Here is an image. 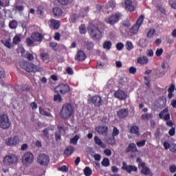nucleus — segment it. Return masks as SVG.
Instances as JSON below:
<instances>
[{"instance_id":"1a4fd4ad","label":"nucleus","mask_w":176,"mask_h":176,"mask_svg":"<svg viewBox=\"0 0 176 176\" xmlns=\"http://www.w3.org/2000/svg\"><path fill=\"white\" fill-rule=\"evenodd\" d=\"M89 104H93L96 108H100L103 105L104 100L102 98L98 95H95L91 97L89 100Z\"/></svg>"},{"instance_id":"b1692460","label":"nucleus","mask_w":176,"mask_h":176,"mask_svg":"<svg viewBox=\"0 0 176 176\" xmlns=\"http://www.w3.org/2000/svg\"><path fill=\"white\" fill-rule=\"evenodd\" d=\"M94 140L96 145L100 146L101 148H106L107 145L104 142H102V140L98 136H94Z\"/></svg>"},{"instance_id":"3c124183","label":"nucleus","mask_w":176,"mask_h":176,"mask_svg":"<svg viewBox=\"0 0 176 176\" xmlns=\"http://www.w3.org/2000/svg\"><path fill=\"white\" fill-rule=\"evenodd\" d=\"M41 58L43 60V61H46L47 60H49L50 56L49 54L47 53H42L41 55Z\"/></svg>"},{"instance_id":"a19ab883","label":"nucleus","mask_w":176,"mask_h":176,"mask_svg":"<svg viewBox=\"0 0 176 176\" xmlns=\"http://www.w3.org/2000/svg\"><path fill=\"white\" fill-rule=\"evenodd\" d=\"M9 28L12 30H15L17 28V21L16 20H12L9 23Z\"/></svg>"},{"instance_id":"a211bd4d","label":"nucleus","mask_w":176,"mask_h":176,"mask_svg":"<svg viewBox=\"0 0 176 176\" xmlns=\"http://www.w3.org/2000/svg\"><path fill=\"white\" fill-rule=\"evenodd\" d=\"M124 4H125V10L126 11L133 12L135 10V7L133 5V2L132 0H125L124 1Z\"/></svg>"},{"instance_id":"c756f323","label":"nucleus","mask_w":176,"mask_h":176,"mask_svg":"<svg viewBox=\"0 0 176 176\" xmlns=\"http://www.w3.org/2000/svg\"><path fill=\"white\" fill-rule=\"evenodd\" d=\"M130 133L137 136H140V128L138 126H133L130 129Z\"/></svg>"},{"instance_id":"a18cd8bd","label":"nucleus","mask_w":176,"mask_h":176,"mask_svg":"<svg viewBox=\"0 0 176 176\" xmlns=\"http://www.w3.org/2000/svg\"><path fill=\"white\" fill-rule=\"evenodd\" d=\"M79 139L80 136L78 135H76L73 138L71 139L70 142L74 145H76Z\"/></svg>"},{"instance_id":"aec40b11","label":"nucleus","mask_w":176,"mask_h":176,"mask_svg":"<svg viewBox=\"0 0 176 176\" xmlns=\"http://www.w3.org/2000/svg\"><path fill=\"white\" fill-rule=\"evenodd\" d=\"M6 143L8 146H16V144L19 143V137L14 136L8 138L6 140Z\"/></svg>"},{"instance_id":"5fc2aeb1","label":"nucleus","mask_w":176,"mask_h":176,"mask_svg":"<svg viewBox=\"0 0 176 176\" xmlns=\"http://www.w3.org/2000/svg\"><path fill=\"white\" fill-rule=\"evenodd\" d=\"M146 144V140H143L137 142V143H136L138 147H144V146H145Z\"/></svg>"},{"instance_id":"79ce46f5","label":"nucleus","mask_w":176,"mask_h":176,"mask_svg":"<svg viewBox=\"0 0 176 176\" xmlns=\"http://www.w3.org/2000/svg\"><path fill=\"white\" fill-rule=\"evenodd\" d=\"M129 28H126V26L121 25L120 27V30L122 34H129Z\"/></svg>"},{"instance_id":"5701e85b","label":"nucleus","mask_w":176,"mask_h":176,"mask_svg":"<svg viewBox=\"0 0 176 176\" xmlns=\"http://www.w3.org/2000/svg\"><path fill=\"white\" fill-rule=\"evenodd\" d=\"M135 153V152H138V148L136 146V144L133 142V143H130L127 148H126V153Z\"/></svg>"},{"instance_id":"6e6552de","label":"nucleus","mask_w":176,"mask_h":176,"mask_svg":"<svg viewBox=\"0 0 176 176\" xmlns=\"http://www.w3.org/2000/svg\"><path fill=\"white\" fill-rule=\"evenodd\" d=\"M122 16V14L121 12L114 13L105 19V23L110 25H115L116 23H119Z\"/></svg>"},{"instance_id":"9b49d317","label":"nucleus","mask_w":176,"mask_h":176,"mask_svg":"<svg viewBox=\"0 0 176 176\" xmlns=\"http://www.w3.org/2000/svg\"><path fill=\"white\" fill-rule=\"evenodd\" d=\"M37 162L42 166H47L50 163V157L45 153H40L37 157Z\"/></svg>"},{"instance_id":"69168bd1","label":"nucleus","mask_w":176,"mask_h":176,"mask_svg":"<svg viewBox=\"0 0 176 176\" xmlns=\"http://www.w3.org/2000/svg\"><path fill=\"white\" fill-rule=\"evenodd\" d=\"M163 50L162 49H158L157 50L156 52H155V55L157 57H160L162 54H163Z\"/></svg>"},{"instance_id":"f257e3e1","label":"nucleus","mask_w":176,"mask_h":176,"mask_svg":"<svg viewBox=\"0 0 176 176\" xmlns=\"http://www.w3.org/2000/svg\"><path fill=\"white\" fill-rule=\"evenodd\" d=\"M74 107L70 102L65 103L60 112V117L64 120H69L74 116Z\"/></svg>"},{"instance_id":"0e129e2a","label":"nucleus","mask_w":176,"mask_h":176,"mask_svg":"<svg viewBox=\"0 0 176 176\" xmlns=\"http://www.w3.org/2000/svg\"><path fill=\"white\" fill-rule=\"evenodd\" d=\"M170 151L172 153H175V152H176V144H170Z\"/></svg>"},{"instance_id":"7ed1b4c3","label":"nucleus","mask_w":176,"mask_h":176,"mask_svg":"<svg viewBox=\"0 0 176 176\" xmlns=\"http://www.w3.org/2000/svg\"><path fill=\"white\" fill-rule=\"evenodd\" d=\"M19 66L21 69H24L25 71L29 73H36L41 71V68L28 61H21L19 63Z\"/></svg>"},{"instance_id":"423d86ee","label":"nucleus","mask_w":176,"mask_h":176,"mask_svg":"<svg viewBox=\"0 0 176 176\" xmlns=\"http://www.w3.org/2000/svg\"><path fill=\"white\" fill-rule=\"evenodd\" d=\"M136 162L138 163V168H141L140 173L144 175L153 176V174L151 172V169L146 166L145 162H142V159L138 157L136 159Z\"/></svg>"},{"instance_id":"f3484780","label":"nucleus","mask_w":176,"mask_h":176,"mask_svg":"<svg viewBox=\"0 0 176 176\" xmlns=\"http://www.w3.org/2000/svg\"><path fill=\"white\" fill-rule=\"evenodd\" d=\"M109 127L105 126H97L95 127V131L99 135H107L108 133Z\"/></svg>"},{"instance_id":"f03ea898","label":"nucleus","mask_w":176,"mask_h":176,"mask_svg":"<svg viewBox=\"0 0 176 176\" xmlns=\"http://www.w3.org/2000/svg\"><path fill=\"white\" fill-rule=\"evenodd\" d=\"M88 34L91 38L97 41L100 40L102 38V32L100 28L93 23H90L88 25Z\"/></svg>"},{"instance_id":"6e6d98bb","label":"nucleus","mask_w":176,"mask_h":176,"mask_svg":"<svg viewBox=\"0 0 176 176\" xmlns=\"http://www.w3.org/2000/svg\"><path fill=\"white\" fill-rule=\"evenodd\" d=\"M94 47V44L92 43V41H89L87 43V50H88V51L93 50Z\"/></svg>"},{"instance_id":"20e7f679","label":"nucleus","mask_w":176,"mask_h":176,"mask_svg":"<svg viewBox=\"0 0 176 176\" xmlns=\"http://www.w3.org/2000/svg\"><path fill=\"white\" fill-rule=\"evenodd\" d=\"M144 19H145V16L142 14H141L138 17L135 23L130 29L131 35H135L138 34V32L140 31V28L142 25V23H144Z\"/></svg>"},{"instance_id":"37998d69","label":"nucleus","mask_w":176,"mask_h":176,"mask_svg":"<svg viewBox=\"0 0 176 176\" xmlns=\"http://www.w3.org/2000/svg\"><path fill=\"white\" fill-rule=\"evenodd\" d=\"M39 112H40V114L43 116H47V117H51L52 116L51 113H47V111H45L43 108L39 107Z\"/></svg>"},{"instance_id":"a878e982","label":"nucleus","mask_w":176,"mask_h":176,"mask_svg":"<svg viewBox=\"0 0 176 176\" xmlns=\"http://www.w3.org/2000/svg\"><path fill=\"white\" fill-rule=\"evenodd\" d=\"M137 62L141 65H144L148 64V63H149V58L146 56H140L138 58Z\"/></svg>"},{"instance_id":"72a5a7b5","label":"nucleus","mask_w":176,"mask_h":176,"mask_svg":"<svg viewBox=\"0 0 176 176\" xmlns=\"http://www.w3.org/2000/svg\"><path fill=\"white\" fill-rule=\"evenodd\" d=\"M106 142L107 144H110V145H115L116 144V140L114 136H110V137H107L106 138Z\"/></svg>"},{"instance_id":"338daca9","label":"nucleus","mask_w":176,"mask_h":176,"mask_svg":"<svg viewBox=\"0 0 176 176\" xmlns=\"http://www.w3.org/2000/svg\"><path fill=\"white\" fill-rule=\"evenodd\" d=\"M169 170L171 173H175L176 171V165H170Z\"/></svg>"},{"instance_id":"c03bdc74","label":"nucleus","mask_w":176,"mask_h":176,"mask_svg":"<svg viewBox=\"0 0 176 176\" xmlns=\"http://www.w3.org/2000/svg\"><path fill=\"white\" fill-rule=\"evenodd\" d=\"M20 42H21V38L20 36H14V37L13 38V40H12V43L14 45H19V43H20Z\"/></svg>"},{"instance_id":"052dcab7","label":"nucleus","mask_w":176,"mask_h":176,"mask_svg":"<svg viewBox=\"0 0 176 176\" xmlns=\"http://www.w3.org/2000/svg\"><path fill=\"white\" fill-rule=\"evenodd\" d=\"M129 71L131 74L135 75L137 73V68L135 67H131L129 68Z\"/></svg>"},{"instance_id":"4be33fe9","label":"nucleus","mask_w":176,"mask_h":176,"mask_svg":"<svg viewBox=\"0 0 176 176\" xmlns=\"http://www.w3.org/2000/svg\"><path fill=\"white\" fill-rule=\"evenodd\" d=\"M87 56L85 52L82 50H80L77 52V54H76V60L78 62H82L86 59Z\"/></svg>"},{"instance_id":"bb28decb","label":"nucleus","mask_w":176,"mask_h":176,"mask_svg":"<svg viewBox=\"0 0 176 176\" xmlns=\"http://www.w3.org/2000/svg\"><path fill=\"white\" fill-rule=\"evenodd\" d=\"M74 151H75V148L74 147V146L70 145L67 146L65 150V155L67 157H69L74 153Z\"/></svg>"},{"instance_id":"7c9ffc66","label":"nucleus","mask_w":176,"mask_h":176,"mask_svg":"<svg viewBox=\"0 0 176 176\" xmlns=\"http://www.w3.org/2000/svg\"><path fill=\"white\" fill-rule=\"evenodd\" d=\"M102 47L103 49L107 50V51L111 50L112 47V42L109 41H104L102 44Z\"/></svg>"},{"instance_id":"58836bf2","label":"nucleus","mask_w":176,"mask_h":176,"mask_svg":"<svg viewBox=\"0 0 176 176\" xmlns=\"http://www.w3.org/2000/svg\"><path fill=\"white\" fill-rule=\"evenodd\" d=\"M80 17V16H79V14L78 15L77 14H74L70 16L69 22L71 23H74Z\"/></svg>"},{"instance_id":"e2e57ef3","label":"nucleus","mask_w":176,"mask_h":176,"mask_svg":"<svg viewBox=\"0 0 176 176\" xmlns=\"http://www.w3.org/2000/svg\"><path fill=\"white\" fill-rule=\"evenodd\" d=\"M59 170L62 172H68L69 168H67L66 165H63V166L59 168Z\"/></svg>"},{"instance_id":"6ab92c4d","label":"nucleus","mask_w":176,"mask_h":176,"mask_svg":"<svg viewBox=\"0 0 176 176\" xmlns=\"http://www.w3.org/2000/svg\"><path fill=\"white\" fill-rule=\"evenodd\" d=\"M60 21L52 19L50 21V28L52 30H58L60 28Z\"/></svg>"},{"instance_id":"09e8293b","label":"nucleus","mask_w":176,"mask_h":176,"mask_svg":"<svg viewBox=\"0 0 176 176\" xmlns=\"http://www.w3.org/2000/svg\"><path fill=\"white\" fill-rule=\"evenodd\" d=\"M119 134H120V130L116 126H114L113 129L112 134H111L112 136L115 138L119 135Z\"/></svg>"},{"instance_id":"0eeeda50","label":"nucleus","mask_w":176,"mask_h":176,"mask_svg":"<svg viewBox=\"0 0 176 176\" xmlns=\"http://www.w3.org/2000/svg\"><path fill=\"white\" fill-rule=\"evenodd\" d=\"M12 126L9 116L6 114L0 115V127L3 130H8Z\"/></svg>"},{"instance_id":"e433bc0d","label":"nucleus","mask_w":176,"mask_h":176,"mask_svg":"<svg viewBox=\"0 0 176 176\" xmlns=\"http://www.w3.org/2000/svg\"><path fill=\"white\" fill-rule=\"evenodd\" d=\"M101 164L104 167H109L110 166V161L108 157H104L101 162Z\"/></svg>"},{"instance_id":"de8ad7c7","label":"nucleus","mask_w":176,"mask_h":176,"mask_svg":"<svg viewBox=\"0 0 176 176\" xmlns=\"http://www.w3.org/2000/svg\"><path fill=\"white\" fill-rule=\"evenodd\" d=\"M122 25L129 28L131 26V23L129 19H126L122 21Z\"/></svg>"},{"instance_id":"ea45409f","label":"nucleus","mask_w":176,"mask_h":176,"mask_svg":"<svg viewBox=\"0 0 176 176\" xmlns=\"http://www.w3.org/2000/svg\"><path fill=\"white\" fill-rule=\"evenodd\" d=\"M153 118L152 113H145L142 114L141 116V119L143 120H149Z\"/></svg>"},{"instance_id":"ddd939ff","label":"nucleus","mask_w":176,"mask_h":176,"mask_svg":"<svg viewBox=\"0 0 176 176\" xmlns=\"http://www.w3.org/2000/svg\"><path fill=\"white\" fill-rule=\"evenodd\" d=\"M122 170H125L128 173H131L132 172H138V168L135 165H127L126 162H122Z\"/></svg>"},{"instance_id":"9d476101","label":"nucleus","mask_w":176,"mask_h":176,"mask_svg":"<svg viewBox=\"0 0 176 176\" xmlns=\"http://www.w3.org/2000/svg\"><path fill=\"white\" fill-rule=\"evenodd\" d=\"M70 91V87L68 84H60L54 89V92L56 94L60 93L61 95H65Z\"/></svg>"},{"instance_id":"39448f33","label":"nucleus","mask_w":176,"mask_h":176,"mask_svg":"<svg viewBox=\"0 0 176 176\" xmlns=\"http://www.w3.org/2000/svg\"><path fill=\"white\" fill-rule=\"evenodd\" d=\"M34 160V156L30 151L25 152L21 157V163L24 166L32 164Z\"/></svg>"},{"instance_id":"dca6fc26","label":"nucleus","mask_w":176,"mask_h":176,"mask_svg":"<svg viewBox=\"0 0 176 176\" xmlns=\"http://www.w3.org/2000/svg\"><path fill=\"white\" fill-rule=\"evenodd\" d=\"M129 116V111L128 109H120L117 111V116L120 119H125Z\"/></svg>"},{"instance_id":"680f3d73","label":"nucleus","mask_w":176,"mask_h":176,"mask_svg":"<svg viewBox=\"0 0 176 176\" xmlns=\"http://www.w3.org/2000/svg\"><path fill=\"white\" fill-rule=\"evenodd\" d=\"M144 84L148 87H151V80H149V78L145 76L144 77Z\"/></svg>"},{"instance_id":"2eb2a0df","label":"nucleus","mask_w":176,"mask_h":176,"mask_svg":"<svg viewBox=\"0 0 176 176\" xmlns=\"http://www.w3.org/2000/svg\"><path fill=\"white\" fill-rule=\"evenodd\" d=\"M43 38H44V36H43V34L38 32H34L31 35V38L34 42L41 43Z\"/></svg>"},{"instance_id":"2f4dec72","label":"nucleus","mask_w":176,"mask_h":176,"mask_svg":"<svg viewBox=\"0 0 176 176\" xmlns=\"http://www.w3.org/2000/svg\"><path fill=\"white\" fill-rule=\"evenodd\" d=\"M1 43L7 48L11 49L12 48V43L11 38H8V40H1Z\"/></svg>"},{"instance_id":"603ef678","label":"nucleus","mask_w":176,"mask_h":176,"mask_svg":"<svg viewBox=\"0 0 176 176\" xmlns=\"http://www.w3.org/2000/svg\"><path fill=\"white\" fill-rule=\"evenodd\" d=\"M43 10H44V8L43 6H38L36 10L37 14L40 16H43L44 14Z\"/></svg>"},{"instance_id":"13d9d810","label":"nucleus","mask_w":176,"mask_h":176,"mask_svg":"<svg viewBox=\"0 0 176 176\" xmlns=\"http://www.w3.org/2000/svg\"><path fill=\"white\" fill-rule=\"evenodd\" d=\"M169 4L173 9L176 10V0H169Z\"/></svg>"},{"instance_id":"8fccbe9b","label":"nucleus","mask_w":176,"mask_h":176,"mask_svg":"<svg viewBox=\"0 0 176 176\" xmlns=\"http://www.w3.org/2000/svg\"><path fill=\"white\" fill-rule=\"evenodd\" d=\"M0 6L2 8H6L10 6V1L8 0H5V2H3L0 0Z\"/></svg>"},{"instance_id":"774afa93","label":"nucleus","mask_w":176,"mask_h":176,"mask_svg":"<svg viewBox=\"0 0 176 176\" xmlns=\"http://www.w3.org/2000/svg\"><path fill=\"white\" fill-rule=\"evenodd\" d=\"M66 72L69 74V75H73L74 74V71L72 69V67H68L66 69Z\"/></svg>"},{"instance_id":"4c0bfd02","label":"nucleus","mask_w":176,"mask_h":176,"mask_svg":"<svg viewBox=\"0 0 176 176\" xmlns=\"http://www.w3.org/2000/svg\"><path fill=\"white\" fill-rule=\"evenodd\" d=\"M78 30H80V34H85L87 32L86 25L85 24L80 25V27H78Z\"/></svg>"},{"instance_id":"4468645a","label":"nucleus","mask_w":176,"mask_h":176,"mask_svg":"<svg viewBox=\"0 0 176 176\" xmlns=\"http://www.w3.org/2000/svg\"><path fill=\"white\" fill-rule=\"evenodd\" d=\"M115 98H118L120 101H124L127 99V94L122 90H118L114 94Z\"/></svg>"},{"instance_id":"473e14b6","label":"nucleus","mask_w":176,"mask_h":176,"mask_svg":"<svg viewBox=\"0 0 176 176\" xmlns=\"http://www.w3.org/2000/svg\"><path fill=\"white\" fill-rule=\"evenodd\" d=\"M155 29L151 28L146 34V37L148 38H153L155 36Z\"/></svg>"},{"instance_id":"49530a36","label":"nucleus","mask_w":176,"mask_h":176,"mask_svg":"<svg viewBox=\"0 0 176 176\" xmlns=\"http://www.w3.org/2000/svg\"><path fill=\"white\" fill-rule=\"evenodd\" d=\"M84 174L85 175V176H91L92 175V170L91 168L87 166L85 169H84Z\"/></svg>"},{"instance_id":"864d4df0","label":"nucleus","mask_w":176,"mask_h":176,"mask_svg":"<svg viewBox=\"0 0 176 176\" xmlns=\"http://www.w3.org/2000/svg\"><path fill=\"white\" fill-rule=\"evenodd\" d=\"M116 47L118 51H121L124 49V45L123 44V43H117Z\"/></svg>"},{"instance_id":"393cba45","label":"nucleus","mask_w":176,"mask_h":176,"mask_svg":"<svg viewBox=\"0 0 176 176\" xmlns=\"http://www.w3.org/2000/svg\"><path fill=\"white\" fill-rule=\"evenodd\" d=\"M89 6H87L85 8H81V9H80V11L78 12V16L81 18H85L89 13Z\"/></svg>"},{"instance_id":"f8f14e48","label":"nucleus","mask_w":176,"mask_h":176,"mask_svg":"<svg viewBox=\"0 0 176 176\" xmlns=\"http://www.w3.org/2000/svg\"><path fill=\"white\" fill-rule=\"evenodd\" d=\"M19 158L15 155H7L3 158V164L6 166L16 164Z\"/></svg>"},{"instance_id":"c9c22d12","label":"nucleus","mask_w":176,"mask_h":176,"mask_svg":"<svg viewBox=\"0 0 176 176\" xmlns=\"http://www.w3.org/2000/svg\"><path fill=\"white\" fill-rule=\"evenodd\" d=\"M57 94H55L54 96V101L55 102H62L63 98L60 93H56Z\"/></svg>"},{"instance_id":"bf43d9fd","label":"nucleus","mask_w":176,"mask_h":176,"mask_svg":"<svg viewBox=\"0 0 176 176\" xmlns=\"http://www.w3.org/2000/svg\"><path fill=\"white\" fill-rule=\"evenodd\" d=\"M57 1L62 6H67L69 3V0H57Z\"/></svg>"},{"instance_id":"412c9836","label":"nucleus","mask_w":176,"mask_h":176,"mask_svg":"<svg viewBox=\"0 0 176 176\" xmlns=\"http://www.w3.org/2000/svg\"><path fill=\"white\" fill-rule=\"evenodd\" d=\"M168 112V109L167 107L165 108L164 110L161 111L159 114L160 118L161 120L164 119L165 121H168L170 120V114L167 113ZM164 114L166 115L164 116Z\"/></svg>"},{"instance_id":"c85d7f7f","label":"nucleus","mask_w":176,"mask_h":176,"mask_svg":"<svg viewBox=\"0 0 176 176\" xmlns=\"http://www.w3.org/2000/svg\"><path fill=\"white\" fill-rule=\"evenodd\" d=\"M63 10L61 8H58V7H55L53 8V14L55 16L59 17L63 15Z\"/></svg>"},{"instance_id":"4d7b16f0","label":"nucleus","mask_w":176,"mask_h":176,"mask_svg":"<svg viewBox=\"0 0 176 176\" xmlns=\"http://www.w3.org/2000/svg\"><path fill=\"white\" fill-rule=\"evenodd\" d=\"M26 43L28 47H31L34 45V41L32 40V38L31 39L28 37V38H26Z\"/></svg>"},{"instance_id":"cd10ccee","label":"nucleus","mask_w":176,"mask_h":176,"mask_svg":"<svg viewBox=\"0 0 176 176\" xmlns=\"http://www.w3.org/2000/svg\"><path fill=\"white\" fill-rule=\"evenodd\" d=\"M58 131H56L55 133V138L56 141H58L61 139V133L62 131H65L64 127L62 126H58Z\"/></svg>"},{"instance_id":"f704fd0d","label":"nucleus","mask_w":176,"mask_h":176,"mask_svg":"<svg viewBox=\"0 0 176 176\" xmlns=\"http://www.w3.org/2000/svg\"><path fill=\"white\" fill-rule=\"evenodd\" d=\"M125 47L127 51H131L134 49V45L133 44L132 41H126Z\"/></svg>"}]
</instances>
